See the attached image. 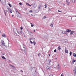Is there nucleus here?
Listing matches in <instances>:
<instances>
[{"instance_id": "obj_12", "label": "nucleus", "mask_w": 76, "mask_h": 76, "mask_svg": "<svg viewBox=\"0 0 76 76\" xmlns=\"http://www.w3.org/2000/svg\"><path fill=\"white\" fill-rule=\"evenodd\" d=\"M8 5H9L10 7H12V5L8 3Z\"/></svg>"}, {"instance_id": "obj_1", "label": "nucleus", "mask_w": 76, "mask_h": 76, "mask_svg": "<svg viewBox=\"0 0 76 76\" xmlns=\"http://www.w3.org/2000/svg\"><path fill=\"white\" fill-rule=\"evenodd\" d=\"M17 14V16L18 18H21V15H20V14L19 12H17L16 13Z\"/></svg>"}, {"instance_id": "obj_40", "label": "nucleus", "mask_w": 76, "mask_h": 76, "mask_svg": "<svg viewBox=\"0 0 76 76\" xmlns=\"http://www.w3.org/2000/svg\"><path fill=\"white\" fill-rule=\"evenodd\" d=\"M20 34H22V31H21L20 32Z\"/></svg>"}, {"instance_id": "obj_16", "label": "nucleus", "mask_w": 76, "mask_h": 76, "mask_svg": "<svg viewBox=\"0 0 76 76\" xmlns=\"http://www.w3.org/2000/svg\"><path fill=\"white\" fill-rule=\"evenodd\" d=\"M58 50H60L61 49V48L60 47V46H58Z\"/></svg>"}, {"instance_id": "obj_22", "label": "nucleus", "mask_w": 76, "mask_h": 76, "mask_svg": "<svg viewBox=\"0 0 76 76\" xmlns=\"http://www.w3.org/2000/svg\"><path fill=\"white\" fill-rule=\"evenodd\" d=\"M10 66H12V67H15V66H14L13 65H12L11 64H10Z\"/></svg>"}, {"instance_id": "obj_38", "label": "nucleus", "mask_w": 76, "mask_h": 76, "mask_svg": "<svg viewBox=\"0 0 76 76\" xmlns=\"http://www.w3.org/2000/svg\"><path fill=\"white\" fill-rule=\"evenodd\" d=\"M30 42L31 44H33V42H32L31 41H30Z\"/></svg>"}, {"instance_id": "obj_14", "label": "nucleus", "mask_w": 76, "mask_h": 76, "mask_svg": "<svg viewBox=\"0 0 76 76\" xmlns=\"http://www.w3.org/2000/svg\"><path fill=\"white\" fill-rule=\"evenodd\" d=\"M31 27H33V26H34V24H33L32 23H31Z\"/></svg>"}, {"instance_id": "obj_18", "label": "nucleus", "mask_w": 76, "mask_h": 76, "mask_svg": "<svg viewBox=\"0 0 76 76\" xmlns=\"http://www.w3.org/2000/svg\"><path fill=\"white\" fill-rule=\"evenodd\" d=\"M73 56L74 57H76V53H73Z\"/></svg>"}, {"instance_id": "obj_10", "label": "nucleus", "mask_w": 76, "mask_h": 76, "mask_svg": "<svg viewBox=\"0 0 76 76\" xmlns=\"http://www.w3.org/2000/svg\"><path fill=\"white\" fill-rule=\"evenodd\" d=\"M26 5H27V6H31L32 5V4L31 5H30L28 3H26Z\"/></svg>"}, {"instance_id": "obj_51", "label": "nucleus", "mask_w": 76, "mask_h": 76, "mask_svg": "<svg viewBox=\"0 0 76 76\" xmlns=\"http://www.w3.org/2000/svg\"><path fill=\"white\" fill-rule=\"evenodd\" d=\"M49 56H50V54H49Z\"/></svg>"}, {"instance_id": "obj_44", "label": "nucleus", "mask_w": 76, "mask_h": 76, "mask_svg": "<svg viewBox=\"0 0 76 76\" xmlns=\"http://www.w3.org/2000/svg\"><path fill=\"white\" fill-rule=\"evenodd\" d=\"M74 71H75V73H76V70H74Z\"/></svg>"}, {"instance_id": "obj_50", "label": "nucleus", "mask_w": 76, "mask_h": 76, "mask_svg": "<svg viewBox=\"0 0 76 76\" xmlns=\"http://www.w3.org/2000/svg\"><path fill=\"white\" fill-rule=\"evenodd\" d=\"M75 70H76V68H75Z\"/></svg>"}, {"instance_id": "obj_30", "label": "nucleus", "mask_w": 76, "mask_h": 76, "mask_svg": "<svg viewBox=\"0 0 76 76\" xmlns=\"http://www.w3.org/2000/svg\"><path fill=\"white\" fill-rule=\"evenodd\" d=\"M61 76H64V74L62 73L61 75Z\"/></svg>"}, {"instance_id": "obj_27", "label": "nucleus", "mask_w": 76, "mask_h": 76, "mask_svg": "<svg viewBox=\"0 0 76 76\" xmlns=\"http://www.w3.org/2000/svg\"><path fill=\"white\" fill-rule=\"evenodd\" d=\"M33 44H34V45H35L36 44V42H33Z\"/></svg>"}, {"instance_id": "obj_48", "label": "nucleus", "mask_w": 76, "mask_h": 76, "mask_svg": "<svg viewBox=\"0 0 76 76\" xmlns=\"http://www.w3.org/2000/svg\"><path fill=\"white\" fill-rule=\"evenodd\" d=\"M12 17H13V16H14V15H12Z\"/></svg>"}, {"instance_id": "obj_26", "label": "nucleus", "mask_w": 76, "mask_h": 76, "mask_svg": "<svg viewBox=\"0 0 76 76\" xmlns=\"http://www.w3.org/2000/svg\"><path fill=\"white\" fill-rule=\"evenodd\" d=\"M29 13H32V10H31L29 11Z\"/></svg>"}, {"instance_id": "obj_29", "label": "nucleus", "mask_w": 76, "mask_h": 76, "mask_svg": "<svg viewBox=\"0 0 76 76\" xmlns=\"http://www.w3.org/2000/svg\"><path fill=\"white\" fill-rule=\"evenodd\" d=\"M56 52H57V50L56 49L54 51V53H56Z\"/></svg>"}, {"instance_id": "obj_13", "label": "nucleus", "mask_w": 76, "mask_h": 76, "mask_svg": "<svg viewBox=\"0 0 76 76\" xmlns=\"http://www.w3.org/2000/svg\"><path fill=\"white\" fill-rule=\"evenodd\" d=\"M57 68L58 69L60 70V68H59V65H58L56 66Z\"/></svg>"}, {"instance_id": "obj_3", "label": "nucleus", "mask_w": 76, "mask_h": 76, "mask_svg": "<svg viewBox=\"0 0 76 76\" xmlns=\"http://www.w3.org/2000/svg\"><path fill=\"white\" fill-rule=\"evenodd\" d=\"M51 62V60H50V59H48L47 61V64L48 65H50Z\"/></svg>"}, {"instance_id": "obj_34", "label": "nucleus", "mask_w": 76, "mask_h": 76, "mask_svg": "<svg viewBox=\"0 0 76 76\" xmlns=\"http://www.w3.org/2000/svg\"><path fill=\"white\" fill-rule=\"evenodd\" d=\"M49 76H53V74H51L50 75H49Z\"/></svg>"}, {"instance_id": "obj_6", "label": "nucleus", "mask_w": 76, "mask_h": 76, "mask_svg": "<svg viewBox=\"0 0 76 76\" xmlns=\"http://www.w3.org/2000/svg\"><path fill=\"white\" fill-rule=\"evenodd\" d=\"M65 53H67V54H68V53H69L68 50H67L66 48L65 49Z\"/></svg>"}, {"instance_id": "obj_49", "label": "nucleus", "mask_w": 76, "mask_h": 76, "mask_svg": "<svg viewBox=\"0 0 76 76\" xmlns=\"http://www.w3.org/2000/svg\"><path fill=\"white\" fill-rule=\"evenodd\" d=\"M6 12H8V11L7 10H6Z\"/></svg>"}, {"instance_id": "obj_19", "label": "nucleus", "mask_w": 76, "mask_h": 76, "mask_svg": "<svg viewBox=\"0 0 76 76\" xmlns=\"http://www.w3.org/2000/svg\"><path fill=\"white\" fill-rule=\"evenodd\" d=\"M15 11H16V13H17V12H19L18 11V10H17V9L15 8Z\"/></svg>"}, {"instance_id": "obj_4", "label": "nucleus", "mask_w": 76, "mask_h": 76, "mask_svg": "<svg viewBox=\"0 0 76 76\" xmlns=\"http://www.w3.org/2000/svg\"><path fill=\"white\" fill-rule=\"evenodd\" d=\"M7 9H8L9 11H10V13H12V10L10 9V8H7Z\"/></svg>"}, {"instance_id": "obj_35", "label": "nucleus", "mask_w": 76, "mask_h": 76, "mask_svg": "<svg viewBox=\"0 0 76 76\" xmlns=\"http://www.w3.org/2000/svg\"><path fill=\"white\" fill-rule=\"evenodd\" d=\"M41 56V54L40 53H39L38 55V56H39H39Z\"/></svg>"}, {"instance_id": "obj_11", "label": "nucleus", "mask_w": 76, "mask_h": 76, "mask_svg": "<svg viewBox=\"0 0 76 76\" xmlns=\"http://www.w3.org/2000/svg\"><path fill=\"white\" fill-rule=\"evenodd\" d=\"M2 37H6V34L5 33H3V34H2Z\"/></svg>"}, {"instance_id": "obj_20", "label": "nucleus", "mask_w": 76, "mask_h": 76, "mask_svg": "<svg viewBox=\"0 0 76 76\" xmlns=\"http://www.w3.org/2000/svg\"><path fill=\"white\" fill-rule=\"evenodd\" d=\"M74 33V31H72L70 33V35H72V34H73Z\"/></svg>"}, {"instance_id": "obj_31", "label": "nucleus", "mask_w": 76, "mask_h": 76, "mask_svg": "<svg viewBox=\"0 0 76 76\" xmlns=\"http://www.w3.org/2000/svg\"><path fill=\"white\" fill-rule=\"evenodd\" d=\"M63 34H66V31H64L63 32Z\"/></svg>"}, {"instance_id": "obj_21", "label": "nucleus", "mask_w": 76, "mask_h": 76, "mask_svg": "<svg viewBox=\"0 0 76 76\" xmlns=\"http://www.w3.org/2000/svg\"><path fill=\"white\" fill-rule=\"evenodd\" d=\"M34 7L35 8V7H37V4H34Z\"/></svg>"}, {"instance_id": "obj_41", "label": "nucleus", "mask_w": 76, "mask_h": 76, "mask_svg": "<svg viewBox=\"0 0 76 76\" xmlns=\"http://www.w3.org/2000/svg\"><path fill=\"white\" fill-rule=\"evenodd\" d=\"M58 12H61H61H62L60 11L59 10H58Z\"/></svg>"}, {"instance_id": "obj_15", "label": "nucleus", "mask_w": 76, "mask_h": 76, "mask_svg": "<svg viewBox=\"0 0 76 76\" xmlns=\"http://www.w3.org/2000/svg\"><path fill=\"white\" fill-rule=\"evenodd\" d=\"M41 6L40 5H39L38 6V9H41Z\"/></svg>"}, {"instance_id": "obj_42", "label": "nucleus", "mask_w": 76, "mask_h": 76, "mask_svg": "<svg viewBox=\"0 0 76 76\" xmlns=\"http://www.w3.org/2000/svg\"><path fill=\"white\" fill-rule=\"evenodd\" d=\"M43 18L44 19H45V18H46V17L45 16H44Z\"/></svg>"}, {"instance_id": "obj_5", "label": "nucleus", "mask_w": 76, "mask_h": 76, "mask_svg": "<svg viewBox=\"0 0 76 76\" xmlns=\"http://www.w3.org/2000/svg\"><path fill=\"white\" fill-rule=\"evenodd\" d=\"M67 4L69 5L70 4V2L69 0H66Z\"/></svg>"}, {"instance_id": "obj_39", "label": "nucleus", "mask_w": 76, "mask_h": 76, "mask_svg": "<svg viewBox=\"0 0 76 76\" xmlns=\"http://www.w3.org/2000/svg\"><path fill=\"white\" fill-rule=\"evenodd\" d=\"M17 33L18 34H19V31H17Z\"/></svg>"}, {"instance_id": "obj_32", "label": "nucleus", "mask_w": 76, "mask_h": 76, "mask_svg": "<svg viewBox=\"0 0 76 76\" xmlns=\"http://www.w3.org/2000/svg\"><path fill=\"white\" fill-rule=\"evenodd\" d=\"M50 26H51V27H53V24H51L50 25Z\"/></svg>"}, {"instance_id": "obj_17", "label": "nucleus", "mask_w": 76, "mask_h": 76, "mask_svg": "<svg viewBox=\"0 0 76 76\" xmlns=\"http://www.w3.org/2000/svg\"><path fill=\"white\" fill-rule=\"evenodd\" d=\"M76 61V60H73L72 61V63H75V62Z\"/></svg>"}, {"instance_id": "obj_23", "label": "nucleus", "mask_w": 76, "mask_h": 76, "mask_svg": "<svg viewBox=\"0 0 76 76\" xmlns=\"http://www.w3.org/2000/svg\"><path fill=\"white\" fill-rule=\"evenodd\" d=\"M45 9H46V8H47V5L46 4H45Z\"/></svg>"}, {"instance_id": "obj_47", "label": "nucleus", "mask_w": 76, "mask_h": 76, "mask_svg": "<svg viewBox=\"0 0 76 76\" xmlns=\"http://www.w3.org/2000/svg\"><path fill=\"white\" fill-rule=\"evenodd\" d=\"M23 48H25V46H23Z\"/></svg>"}, {"instance_id": "obj_45", "label": "nucleus", "mask_w": 76, "mask_h": 76, "mask_svg": "<svg viewBox=\"0 0 76 76\" xmlns=\"http://www.w3.org/2000/svg\"><path fill=\"white\" fill-rule=\"evenodd\" d=\"M35 31H36L35 30H34V32H35Z\"/></svg>"}, {"instance_id": "obj_46", "label": "nucleus", "mask_w": 76, "mask_h": 76, "mask_svg": "<svg viewBox=\"0 0 76 76\" xmlns=\"http://www.w3.org/2000/svg\"><path fill=\"white\" fill-rule=\"evenodd\" d=\"M4 54H5L4 53L3 54V55H4Z\"/></svg>"}, {"instance_id": "obj_8", "label": "nucleus", "mask_w": 76, "mask_h": 76, "mask_svg": "<svg viewBox=\"0 0 76 76\" xmlns=\"http://www.w3.org/2000/svg\"><path fill=\"white\" fill-rule=\"evenodd\" d=\"M71 31H72V30H69V29L66 30V32H71Z\"/></svg>"}, {"instance_id": "obj_2", "label": "nucleus", "mask_w": 76, "mask_h": 76, "mask_svg": "<svg viewBox=\"0 0 76 76\" xmlns=\"http://www.w3.org/2000/svg\"><path fill=\"white\" fill-rule=\"evenodd\" d=\"M0 1L1 4H4L6 3V0H0Z\"/></svg>"}, {"instance_id": "obj_9", "label": "nucleus", "mask_w": 76, "mask_h": 76, "mask_svg": "<svg viewBox=\"0 0 76 76\" xmlns=\"http://www.w3.org/2000/svg\"><path fill=\"white\" fill-rule=\"evenodd\" d=\"M51 68V67H49L48 68V67H47V70H50Z\"/></svg>"}, {"instance_id": "obj_37", "label": "nucleus", "mask_w": 76, "mask_h": 76, "mask_svg": "<svg viewBox=\"0 0 76 76\" xmlns=\"http://www.w3.org/2000/svg\"><path fill=\"white\" fill-rule=\"evenodd\" d=\"M19 4H20V5H22V3H19Z\"/></svg>"}, {"instance_id": "obj_25", "label": "nucleus", "mask_w": 76, "mask_h": 76, "mask_svg": "<svg viewBox=\"0 0 76 76\" xmlns=\"http://www.w3.org/2000/svg\"><path fill=\"white\" fill-rule=\"evenodd\" d=\"M72 52H71V51L70 52V53H69L70 56H72Z\"/></svg>"}, {"instance_id": "obj_36", "label": "nucleus", "mask_w": 76, "mask_h": 76, "mask_svg": "<svg viewBox=\"0 0 76 76\" xmlns=\"http://www.w3.org/2000/svg\"><path fill=\"white\" fill-rule=\"evenodd\" d=\"M72 1H74V3H75V1H76V0H72Z\"/></svg>"}, {"instance_id": "obj_52", "label": "nucleus", "mask_w": 76, "mask_h": 76, "mask_svg": "<svg viewBox=\"0 0 76 76\" xmlns=\"http://www.w3.org/2000/svg\"><path fill=\"white\" fill-rule=\"evenodd\" d=\"M31 16H33V15H32V14H31Z\"/></svg>"}, {"instance_id": "obj_43", "label": "nucleus", "mask_w": 76, "mask_h": 76, "mask_svg": "<svg viewBox=\"0 0 76 76\" xmlns=\"http://www.w3.org/2000/svg\"><path fill=\"white\" fill-rule=\"evenodd\" d=\"M21 72H22V73H23V71H22V70H21Z\"/></svg>"}, {"instance_id": "obj_7", "label": "nucleus", "mask_w": 76, "mask_h": 76, "mask_svg": "<svg viewBox=\"0 0 76 76\" xmlns=\"http://www.w3.org/2000/svg\"><path fill=\"white\" fill-rule=\"evenodd\" d=\"M1 42L2 44L3 45H5V43H4V40H1Z\"/></svg>"}, {"instance_id": "obj_33", "label": "nucleus", "mask_w": 76, "mask_h": 76, "mask_svg": "<svg viewBox=\"0 0 76 76\" xmlns=\"http://www.w3.org/2000/svg\"><path fill=\"white\" fill-rule=\"evenodd\" d=\"M4 13L5 14V15L6 16V11H5V10H4Z\"/></svg>"}, {"instance_id": "obj_24", "label": "nucleus", "mask_w": 76, "mask_h": 76, "mask_svg": "<svg viewBox=\"0 0 76 76\" xmlns=\"http://www.w3.org/2000/svg\"><path fill=\"white\" fill-rule=\"evenodd\" d=\"M2 58H3V59H6V58L4 57V56H2Z\"/></svg>"}, {"instance_id": "obj_28", "label": "nucleus", "mask_w": 76, "mask_h": 76, "mask_svg": "<svg viewBox=\"0 0 76 76\" xmlns=\"http://www.w3.org/2000/svg\"><path fill=\"white\" fill-rule=\"evenodd\" d=\"M20 29H21V31H22V30L23 29V27H21L20 28Z\"/></svg>"}]
</instances>
